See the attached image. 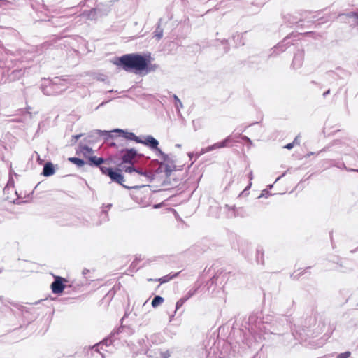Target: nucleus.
Segmentation results:
<instances>
[{
    "label": "nucleus",
    "mask_w": 358,
    "mask_h": 358,
    "mask_svg": "<svg viewBox=\"0 0 358 358\" xmlns=\"http://www.w3.org/2000/svg\"><path fill=\"white\" fill-rule=\"evenodd\" d=\"M115 64L126 71L141 73L146 67V57L139 54H127L118 57Z\"/></svg>",
    "instance_id": "obj_1"
},
{
    "label": "nucleus",
    "mask_w": 358,
    "mask_h": 358,
    "mask_svg": "<svg viewBox=\"0 0 358 358\" xmlns=\"http://www.w3.org/2000/svg\"><path fill=\"white\" fill-rule=\"evenodd\" d=\"M69 85V81L66 79L55 78L49 80L48 84L41 85V90L46 96H56L64 92Z\"/></svg>",
    "instance_id": "obj_2"
},
{
    "label": "nucleus",
    "mask_w": 358,
    "mask_h": 358,
    "mask_svg": "<svg viewBox=\"0 0 358 358\" xmlns=\"http://www.w3.org/2000/svg\"><path fill=\"white\" fill-rule=\"evenodd\" d=\"M14 306L20 311L24 319V322H27V324L34 321L39 315L37 308H36L33 304H14Z\"/></svg>",
    "instance_id": "obj_3"
},
{
    "label": "nucleus",
    "mask_w": 358,
    "mask_h": 358,
    "mask_svg": "<svg viewBox=\"0 0 358 358\" xmlns=\"http://www.w3.org/2000/svg\"><path fill=\"white\" fill-rule=\"evenodd\" d=\"M143 145L149 147L151 150L155 151L156 155L158 157H161L162 159L164 162H169V155L165 154L162 151L160 148H158L159 141L155 139L153 136L150 135H148L145 136V142H143Z\"/></svg>",
    "instance_id": "obj_4"
},
{
    "label": "nucleus",
    "mask_w": 358,
    "mask_h": 358,
    "mask_svg": "<svg viewBox=\"0 0 358 358\" xmlns=\"http://www.w3.org/2000/svg\"><path fill=\"white\" fill-rule=\"evenodd\" d=\"M100 170L103 174L108 176L113 182H117L125 188H130L123 184L124 178L120 171H114L113 168L106 166L100 167Z\"/></svg>",
    "instance_id": "obj_5"
},
{
    "label": "nucleus",
    "mask_w": 358,
    "mask_h": 358,
    "mask_svg": "<svg viewBox=\"0 0 358 358\" xmlns=\"http://www.w3.org/2000/svg\"><path fill=\"white\" fill-rule=\"evenodd\" d=\"M233 141L232 136H228L222 141L215 143L210 146L202 148L200 152L195 153V157L197 159L202 155L213 151V150L220 149L222 148L229 147V144Z\"/></svg>",
    "instance_id": "obj_6"
},
{
    "label": "nucleus",
    "mask_w": 358,
    "mask_h": 358,
    "mask_svg": "<svg viewBox=\"0 0 358 358\" xmlns=\"http://www.w3.org/2000/svg\"><path fill=\"white\" fill-rule=\"evenodd\" d=\"M120 152L122 154V162L131 164H133L136 157H141L143 156V155L138 154L134 148L122 149Z\"/></svg>",
    "instance_id": "obj_7"
},
{
    "label": "nucleus",
    "mask_w": 358,
    "mask_h": 358,
    "mask_svg": "<svg viewBox=\"0 0 358 358\" xmlns=\"http://www.w3.org/2000/svg\"><path fill=\"white\" fill-rule=\"evenodd\" d=\"M120 332V328H119L117 330H115L113 332L110 333V336L107 337L106 338L103 339L101 342H100L98 344H96L93 346V349L98 352H100V350H103V347H110L113 342L114 341L115 337L116 335L119 334Z\"/></svg>",
    "instance_id": "obj_8"
},
{
    "label": "nucleus",
    "mask_w": 358,
    "mask_h": 358,
    "mask_svg": "<svg viewBox=\"0 0 358 358\" xmlns=\"http://www.w3.org/2000/svg\"><path fill=\"white\" fill-rule=\"evenodd\" d=\"M103 135L106 136L107 137H111V136L108 134V131L96 129L90 132L84 140L86 143H94L98 142L100 137Z\"/></svg>",
    "instance_id": "obj_9"
},
{
    "label": "nucleus",
    "mask_w": 358,
    "mask_h": 358,
    "mask_svg": "<svg viewBox=\"0 0 358 358\" xmlns=\"http://www.w3.org/2000/svg\"><path fill=\"white\" fill-rule=\"evenodd\" d=\"M64 278L60 276H55V280L50 285L52 293L56 294L62 293L65 288V285H64Z\"/></svg>",
    "instance_id": "obj_10"
},
{
    "label": "nucleus",
    "mask_w": 358,
    "mask_h": 358,
    "mask_svg": "<svg viewBox=\"0 0 358 358\" xmlns=\"http://www.w3.org/2000/svg\"><path fill=\"white\" fill-rule=\"evenodd\" d=\"M113 131L115 133H120L122 134V136L124 138L127 140L134 141L138 143L143 144V142H145V138L143 140L141 139L140 137L136 136L135 134L133 132H129L120 129H114Z\"/></svg>",
    "instance_id": "obj_11"
},
{
    "label": "nucleus",
    "mask_w": 358,
    "mask_h": 358,
    "mask_svg": "<svg viewBox=\"0 0 358 358\" xmlns=\"http://www.w3.org/2000/svg\"><path fill=\"white\" fill-rule=\"evenodd\" d=\"M166 162H162L159 163V166L156 169L157 173H164L166 177H169L173 171L175 170V166L169 165L165 163Z\"/></svg>",
    "instance_id": "obj_12"
},
{
    "label": "nucleus",
    "mask_w": 358,
    "mask_h": 358,
    "mask_svg": "<svg viewBox=\"0 0 358 358\" xmlns=\"http://www.w3.org/2000/svg\"><path fill=\"white\" fill-rule=\"evenodd\" d=\"M304 58L303 51L301 50H298L294 55L293 61H292V67L295 69H298L301 68L303 65Z\"/></svg>",
    "instance_id": "obj_13"
},
{
    "label": "nucleus",
    "mask_w": 358,
    "mask_h": 358,
    "mask_svg": "<svg viewBox=\"0 0 358 358\" xmlns=\"http://www.w3.org/2000/svg\"><path fill=\"white\" fill-rule=\"evenodd\" d=\"M256 315H250L248 318V323L250 326L251 330L256 332L257 330L266 331L264 327H263L264 322H256Z\"/></svg>",
    "instance_id": "obj_14"
},
{
    "label": "nucleus",
    "mask_w": 358,
    "mask_h": 358,
    "mask_svg": "<svg viewBox=\"0 0 358 358\" xmlns=\"http://www.w3.org/2000/svg\"><path fill=\"white\" fill-rule=\"evenodd\" d=\"M292 45H294L292 41L291 40V36H287L284 40L278 43L275 47L274 52H277V53L282 52L286 50L289 47Z\"/></svg>",
    "instance_id": "obj_15"
},
{
    "label": "nucleus",
    "mask_w": 358,
    "mask_h": 358,
    "mask_svg": "<svg viewBox=\"0 0 358 358\" xmlns=\"http://www.w3.org/2000/svg\"><path fill=\"white\" fill-rule=\"evenodd\" d=\"M225 207L228 208L229 210H231L233 212V215L234 217H245L248 216L247 210L243 207L237 208L235 206L231 207L229 205H226Z\"/></svg>",
    "instance_id": "obj_16"
},
{
    "label": "nucleus",
    "mask_w": 358,
    "mask_h": 358,
    "mask_svg": "<svg viewBox=\"0 0 358 358\" xmlns=\"http://www.w3.org/2000/svg\"><path fill=\"white\" fill-rule=\"evenodd\" d=\"M24 71L22 69H14L8 74L7 79L10 82L15 81L23 76Z\"/></svg>",
    "instance_id": "obj_17"
},
{
    "label": "nucleus",
    "mask_w": 358,
    "mask_h": 358,
    "mask_svg": "<svg viewBox=\"0 0 358 358\" xmlns=\"http://www.w3.org/2000/svg\"><path fill=\"white\" fill-rule=\"evenodd\" d=\"M104 162L103 157H98L96 156L88 157L87 164L91 166L101 167V164Z\"/></svg>",
    "instance_id": "obj_18"
},
{
    "label": "nucleus",
    "mask_w": 358,
    "mask_h": 358,
    "mask_svg": "<svg viewBox=\"0 0 358 358\" xmlns=\"http://www.w3.org/2000/svg\"><path fill=\"white\" fill-rule=\"evenodd\" d=\"M55 168L53 164L51 162H46L43 169L42 174L44 176L49 177L52 176L55 173Z\"/></svg>",
    "instance_id": "obj_19"
},
{
    "label": "nucleus",
    "mask_w": 358,
    "mask_h": 358,
    "mask_svg": "<svg viewBox=\"0 0 358 358\" xmlns=\"http://www.w3.org/2000/svg\"><path fill=\"white\" fill-rule=\"evenodd\" d=\"M79 148V152L83 155L85 158L88 159L89 155L92 154L94 152L92 148H90L89 146L86 145H83L82 143H80L78 145Z\"/></svg>",
    "instance_id": "obj_20"
},
{
    "label": "nucleus",
    "mask_w": 358,
    "mask_h": 358,
    "mask_svg": "<svg viewBox=\"0 0 358 358\" xmlns=\"http://www.w3.org/2000/svg\"><path fill=\"white\" fill-rule=\"evenodd\" d=\"M136 173L145 178L146 182H151L154 178V174L150 171H143L142 169H137Z\"/></svg>",
    "instance_id": "obj_21"
},
{
    "label": "nucleus",
    "mask_w": 358,
    "mask_h": 358,
    "mask_svg": "<svg viewBox=\"0 0 358 358\" xmlns=\"http://www.w3.org/2000/svg\"><path fill=\"white\" fill-rule=\"evenodd\" d=\"M179 274V272L178 273H175L173 274H169V275H166L165 276H163L159 279H155V280H153V279H148V281H152V280H155V281H158L161 284H163V283H166V282H168L169 281H170L171 280L176 278Z\"/></svg>",
    "instance_id": "obj_22"
},
{
    "label": "nucleus",
    "mask_w": 358,
    "mask_h": 358,
    "mask_svg": "<svg viewBox=\"0 0 358 358\" xmlns=\"http://www.w3.org/2000/svg\"><path fill=\"white\" fill-rule=\"evenodd\" d=\"M264 251L262 246H258L256 250V261L258 264L264 265Z\"/></svg>",
    "instance_id": "obj_23"
},
{
    "label": "nucleus",
    "mask_w": 358,
    "mask_h": 358,
    "mask_svg": "<svg viewBox=\"0 0 358 358\" xmlns=\"http://www.w3.org/2000/svg\"><path fill=\"white\" fill-rule=\"evenodd\" d=\"M159 69V65L156 64H151L149 59L146 58V67L143 70L145 71V74L155 72Z\"/></svg>",
    "instance_id": "obj_24"
},
{
    "label": "nucleus",
    "mask_w": 358,
    "mask_h": 358,
    "mask_svg": "<svg viewBox=\"0 0 358 358\" xmlns=\"http://www.w3.org/2000/svg\"><path fill=\"white\" fill-rule=\"evenodd\" d=\"M247 32L236 34L233 36V39L236 42L238 45H243L245 43V35H246Z\"/></svg>",
    "instance_id": "obj_25"
},
{
    "label": "nucleus",
    "mask_w": 358,
    "mask_h": 358,
    "mask_svg": "<svg viewBox=\"0 0 358 358\" xmlns=\"http://www.w3.org/2000/svg\"><path fill=\"white\" fill-rule=\"evenodd\" d=\"M69 161L76 164L79 168L83 167L87 164L85 160L75 157H69Z\"/></svg>",
    "instance_id": "obj_26"
},
{
    "label": "nucleus",
    "mask_w": 358,
    "mask_h": 358,
    "mask_svg": "<svg viewBox=\"0 0 358 358\" xmlns=\"http://www.w3.org/2000/svg\"><path fill=\"white\" fill-rule=\"evenodd\" d=\"M162 20V18H160L159 20L156 30L155 31V36L157 38V40L161 39L163 36V29L161 28Z\"/></svg>",
    "instance_id": "obj_27"
},
{
    "label": "nucleus",
    "mask_w": 358,
    "mask_h": 358,
    "mask_svg": "<svg viewBox=\"0 0 358 358\" xmlns=\"http://www.w3.org/2000/svg\"><path fill=\"white\" fill-rule=\"evenodd\" d=\"M164 299L163 297L160 296H155L152 301V306L153 308H156L158 306L161 305L163 302H164Z\"/></svg>",
    "instance_id": "obj_28"
},
{
    "label": "nucleus",
    "mask_w": 358,
    "mask_h": 358,
    "mask_svg": "<svg viewBox=\"0 0 358 358\" xmlns=\"http://www.w3.org/2000/svg\"><path fill=\"white\" fill-rule=\"evenodd\" d=\"M199 289V287H193L191 288L186 294L183 296L186 301L189 300L190 298H192L193 296L196 294Z\"/></svg>",
    "instance_id": "obj_29"
},
{
    "label": "nucleus",
    "mask_w": 358,
    "mask_h": 358,
    "mask_svg": "<svg viewBox=\"0 0 358 358\" xmlns=\"http://www.w3.org/2000/svg\"><path fill=\"white\" fill-rule=\"evenodd\" d=\"M173 98L175 101V107L178 111L180 110V108L183 107L182 103L180 100V99L176 94H173Z\"/></svg>",
    "instance_id": "obj_30"
},
{
    "label": "nucleus",
    "mask_w": 358,
    "mask_h": 358,
    "mask_svg": "<svg viewBox=\"0 0 358 358\" xmlns=\"http://www.w3.org/2000/svg\"><path fill=\"white\" fill-rule=\"evenodd\" d=\"M186 299L182 296L181 299H180L177 302H176V310H175V313H176V311L180 309L182 306L183 304L186 302Z\"/></svg>",
    "instance_id": "obj_31"
},
{
    "label": "nucleus",
    "mask_w": 358,
    "mask_h": 358,
    "mask_svg": "<svg viewBox=\"0 0 358 358\" xmlns=\"http://www.w3.org/2000/svg\"><path fill=\"white\" fill-rule=\"evenodd\" d=\"M141 260V257H136V259L133 261V262L131 264V267H132L134 269H136V271L138 270V268H136L137 264L139 261Z\"/></svg>",
    "instance_id": "obj_32"
},
{
    "label": "nucleus",
    "mask_w": 358,
    "mask_h": 358,
    "mask_svg": "<svg viewBox=\"0 0 358 358\" xmlns=\"http://www.w3.org/2000/svg\"><path fill=\"white\" fill-rule=\"evenodd\" d=\"M351 352L349 351H346L343 353H340L336 358H349L350 357Z\"/></svg>",
    "instance_id": "obj_33"
},
{
    "label": "nucleus",
    "mask_w": 358,
    "mask_h": 358,
    "mask_svg": "<svg viewBox=\"0 0 358 358\" xmlns=\"http://www.w3.org/2000/svg\"><path fill=\"white\" fill-rule=\"evenodd\" d=\"M345 15L347 17H355L358 20V12H350Z\"/></svg>",
    "instance_id": "obj_34"
},
{
    "label": "nucleus",
    "mask_w": 358,
    "mask_h": 358,
    "mask_svg": "<svg viewBox=\"0 0 358 358\" xmlns=\"http://www.w3.org/2000/svg\"><path fill=\"white\" fill-rule=\"evenodd\" d=\"M136 171H137V169L135 168L134 166H127L125 169V171L127 173H131L132 172H136Z\"/></svg>",
    "instance_id": "obj_35"
},
{
    "label": "nucleus",
    "mask_w": 358,
    "mask_h": 358,
    "mask_svg": "<svg viewBox=\"0 0 358 358\" xmlns=\"http://www.w3.org/2000/svg\"><path fill=\"white\" fill-rule=\"evenodd\" d=\"M170 357V352L166 350L160 353V358H169Z\"/></svg>",
    "instance_id": "obj_36"
},
{
    "label": "nucleus",
    "mask_w": 358,
    "mask_h": 358,
    "mask_svg": "<svg viewBox=\"0 0 358 358\" xmlns=\"http://www.w3.org/2000/svg\"><path fill=\"white\" fill-rule=\"evenodd\" d=\"M241 138L249 143V147L252 145V141L246 136H242Z\"/></svg>",
    "instance_id": "obj_37"
},
{
    "label": "nucleus",
    "mask_w": 358,
    "mask_h": 358,
    "mask_svg": "<svg viewBox=\"0 0 358 358\" xmlns=\"http://www.w3.org/2000/svg\"><path fill=\"white\" fill-rule=\"evenodd\" d=\"M302 274H303V273H302V272H301V273H298V274H295V273H292V274L291 275V278H292L293 279H296V280H297V279H299V278L300 275H301Z\"/></svg>",
    "instance_id": "obj_38"
},
{
    "label": "nucleus",
    "mask_w": 358,
    "mask_h": 358,
    "mask_svg": "<svg viewBox=\"0 0 358 358\" xmlns=\"http://www.w3.org/2000/svg\"><path fill=\"white\" fill-rule=\"evenodd\" d=\"M231 136H232V137H233V141H231V143H232V142H237V141L235 140V138H239V137H241V136H242L241 134H235L234 135H231ZM229 143H231V142H230Z\"/></svg>",
    "instance_id": "obj_39"
},
{
    "label": "nucleus",
    "mask_w": 358,
    "mask_h": 358,
    "mask_svg": "<svg viewBox=\"0 0 358 358\" xmlns=\"http://www.w3.org/2000/svg\"><path fill=\"white\" fill-rule=\"evenodd\" d=\"M292 143H294V145H299L300 144L299 136H296Z\"/></svg>",
    "instance_id": "obj_40"
},
{
    "label": "nucleus",
    "mask_w": 358,
    "mask_h": 358,
    "mask_svg": "<svg viewBox=\"0 0 358 358\" xmlns=\"http://www.w3.org/2000/svg\"><path fill=\"white\" fill-rule=\"evenodd\" d=\"M83 136L82 134L74 135L72 136L73 139L74 140V142H76L81 136Z\"/></svg>",
    "instance_id": "obj_41"
},
{
    "label": "nucleus",
    "mask_w": 358,
    "mask_h": 358,
    "mask_svg": "<svg viewBox=\"0 0 358 358\" xmlns=\"http://www.w3.org/2000/svg\"><path fill=\"white\" fill-rule=\"evenodd\" d=\"M294 145L293 143H290L287 144L284 148H287L288 150H291L294 147Z\"/></svg>",
    "instance_id": "obj_42"
},
{
    "label": "nucleus",
    "mask_w": 358,
    "mask_h": 358,
    "mask_svg": "<svg viewBox=\"0 0 358 358\" xmlns=\"http://www.w3.org/2000/svg\"><path fill=\"white\" fill-rule=\"evenodd\" d=\"M0 301L3 304H4L5 306L6 305V303L7 301L3 298V296H0Z\"/></svg>",
    "instance_id": "obj_43"
},
{
    "label": "nucleus",
    "mask_w": 358,
    "mask_h": 358,
    "mask_svg": "<svg viewBox=\"0 0 358 358\" xmlns=\"http://www.w3.org/2000/svg\"><path fill=\"white\" fill-rule=\"evenodd\" d=\"M330 94V90H327L326 92L323 93V97H326L328 94Z\"/></svg>",
    "instance_id": "obj_44"
},
{
    "label": "nucleus",
    "mask_w": 358,
    "mask_h": 358,
    "mask_svg": "<svg viewBox=\"0 0 358 358\" xmlns=\"http://www.w3.org/2000/svg\"><path fill=\"white\" fill-rule=\"evenodd\" d=\"M248 178H249V180H252V178H253V174H252V171H250L249 175H248Z\"/></svg>",
    "instance_id": "obj_45"
},
{
    "label": "nucleus",
    "mask_w": 358,
    "mask_h": 358,
    "mask_svg": "<svg viewBox=\"0 0 358 358\" xmlns=\"http://www.w3.org/2000/svg\"><path fill=\"white\" fill-rule=\"evenodd\" d=\"M89 270L88 269H86L85 268L83 271V274L85 275H86L87 273H89Z\"/></svg>",
    "instance_id": "obj_46"
},
{
    "label": "nucleus",
    "mask_w": 358,
    "mask_h": 358,
    "mask_svg": "<svg viewBox=\"0 0 358 358\" xmlns=\"http://www.w3.org/2000/svg\"><path fill=\"white\" fill-rule=\"evenodd\" d=\"M188 156L189 157L190 159H192L193 156H195V153L189 152L188 154Z\"/></svg>",
    "instance_id": "obj_47"
},
{
    "label": "nucleus",
    "mask_w": 358,
    "mask_h": 358,
    "mask_svg": "<svg viewBox=\"0 0 358 358\" xmlns=\"http://www.w3.org/2000/svg\"><path fill=\"white\" fill-rule=\"evenodd\" d=\"M106 103H107V102L106 101L102 102L101 104L99 105V106L96 108H99V107L103 106Z\"/></svg>",
    "instance_id": "obj_48"
},
{
    "label": "nucleus",
    "mask_w": 358,
    "mask_h": 358,
    "mask_svg": "<svg viewBox=\"0 0 358 358\" xmlns=\"http://www.w3.org/2000/svg\"><path fill=\"white\" fill-rule=\"evenodd\" d=\"M110 146H111V147H115V146H116V144H115V143H110Z\"/></svg>",
    "instance_id": "obj_49"
},
{
    "label": "nucleus",
    "mask_w": 358,
    "mask_h": 358,
    "mask_svg": "<svg viewBox=\"0 0 358 358\" xmlns=\"http://www.w3.org/2000/svg\"><path fill=\"white\" fill-rule=\"evenodd\" d=\"M351 171H358V169H350Z\"/></svg>",
    "instance_id": "obj_50"
},
{
    "label": "nucleus",
    "mask_w": 358,
    "mask_h": 358,
    "mask_svg": "<svg viewBox=\"0 0 358 358\" xmlns=\"http://www.w3.org/2000/svg\"><path fill=\"white\" fill-rule=\"evenodd\" d=\"M280 178H281V176L277 178L276 181L278 180Z\"/></svg>",
    "instance_id": "obj_51"
},
{
    "label": "nucleus",
    "mask_w": 358,
    "mask_h": 358,
    "mask_svg": "<svg viewBox=\"0 0 358 358\" xmlns=\"http://www.w3.org/2000/svg\"><path fill=\"white\" fill-rule=\"evenodd\" d=\"M176 146H177V147H180V145L177 144V145H176Z\"/></svg>",
    "instance_id": "obj_52"
},
{
    "label": "nucleus",
    "mask_w": 358,
    "mask_h": 358,
    "mask_svg": "<svg viewBox=\"0 0 358 358\" xmlns=\"http://www.w3.org/2000/svg\"><path fill=\"white\" fill-rule=\"evenodd\" d=\"M251 186V182L249 184V185L248 186V187H250Z\"/></svg>",
    "instance_id": "obj_53"
},
{
    "label": "nucleus",
    "mask_w": 358,
    "mask_h": 358,
    "mask_svg": "<svg viewBox=\"0 0 358 358\" xmlns=\"http://www.w3.org/2000/svg\"><path fill=\"white\" fill-rule=\"evenodd\" d=\"M1 272H2V268L0 269V273H1Z\"/></svg>",
    "instance_id": "obj_54"
},
{
    "label": "nucleus",
    "mask_w": 358,
    "mask_h": 358,
    "mask_svg": "<svg viewBox=\"0 0 358 358\" xmlns=\"http://www.w3.org/2000/svg\"><path fill=\"white\" fill-rule=\"evenodd\" d=\"M357 24H358V22H357Z\"/></svg>",
    "instance_id": "obj_55"
}]
</instances>
